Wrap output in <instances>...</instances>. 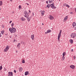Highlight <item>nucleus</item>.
Instances as JSON below:
<instances>
[{"instance_id": "obj_1", "label": "nucleus", "mask_w": 76, "mask_h": 76, "mask_svg": "<svg viewBox=\"0 0 76 76\" xmlns=\"http://www.w3.org/2000/svg\"><path fill=\"white\" fill-rule=\"evenodd\" d=\"M9 31L11 33H14L15 32H16V28L13 27H12L10 28L9 29Z\"/></svg>"}, {"instance_id": "obj_2", "label": "nucleus", "mask_w": 76, "mask_h": 76, "mask_svg": "<svg viewBox=\"0 0 76 76\" xmlns=\"http://www.w3.org/2000/svg\"><path fill=\"white\" fill-rule=\"evenodd\" d=\"M61 32H62V30H60V32L58 34V41H59V42L60 41V38L61 35Z\"/></svg>"}, {"instance_id": "obj_3", "label": "nucleus", "mask_w": 76, "mask_h": 76, "mask_svg": "<svg viewBox=\"0 0 76 76\" xmlns=\"http://www.w3.org/2000/svg\"><path fill=\"white\" fill-rule=\"evenodd\" d=\"M24 16L25 18H26L28 16H29V14L28 13V12H26V11L24 12Z\"/></svg>"}, {"instance_id": "obj_4", "label": "nucleus", "mask_w": 76, "mask_h": 76, "mask_svg": "<svg viewBox=\"0 0 76 76\" xmlns=\"http://www.w3.org/2000/svg\"><path fill=\"white\" fill-rule=\"evenodd\" d=\"M70 36L71 38H75L76 37V34L75 33H72L71 34Z\"/></svg>"}, {"instance_id": "obj_5", "label": "nucleus", "mask_w": 76, "mask_h": 76, "mask_svg": "<svg viewBox=\"0 0 76 76\" xmlns=\"http://www.w3.org/2000/svg\"><path fill=\"white\" fill-rule=\"evenodd\" d=\"M54 2H53L52 4H51V7L52 9H56L57 8V7H55V6H54Z\"/></svg>"}, {"instance_id": "obj_6", "label": "nucleus", "mask_w": 76, "mask_h": 76, "mask_svg": "<svg viewBox=\"0 0 76 76\" xmlns=\"http://www.w3.org/2000/svg\"><path fill=\"white\" fill-rule=\"evenodd\" d=\"M8 76H13L12 72H9Z\"/></svg>"}, {"instance_id": "obj_7", "label": "nucleus", "mask_w": 76, "mask_h": 76, "mask_svg": "<svg viewBox=\"0 0 76 76\" xmlns=\"http://www.w3.org/2000/svg\"><path fill=\"white\" fill-rule=\"evenodd\" d=\"M70 67L72 69H74L75 68V66L73 65H71Z\"/></svg>"}, {"instance_id": "obj_8", "label": "nucleus", "mask_w": 76, "mask_h": 76, "mask_svg": "<svg viewBox=\"0 0 76 76\" xmlns=\"http://www.w3.org/2000/svg\"><path fill=\"white\" fill-rule=\"evenodd\" d=\"M68 18V17H67V16H65L64 18V22H65V21H66V20H67Z\"/></svg>"}, {"instance_id": "obj_9", "label": "nucleus", "mask_w": 76, "mask_h": 76, "mask_svg": "<svg viewBox=\"0 0 76 76\" xmlns=\"http://www.w3.org/2000/svg\"><path fill=\"white\" fill-rule=\"evenodd\" d=\"M49 18L50 19V20H53V19H54V17L51 15H50V17Z\"/></svg>"}, {"instance_id": "obj_10", "label": "nucleus", "mask_w": 76, "mask_h": 76, "mask_svg": "<svg viewBox=\"0 0 76 76\" xmlns=\"http://www.w3.org/2000/svg\"><path fill=\"white\" fill-rule=\"evenodd\" d=\"M31 38L32 40H34V34L32 35L31 36Z\"/></svg>"}, {"instance_id": "obj_11", "label": "nucleus", "mask_w": 76, "mask_h": 76, "mask_svg": "<svg viewBox=\"0 0 76 76\" xmlns=\"http://www.w3.org/2000/svg\"><path fill=\"white\" fill-rule=\"evenodd\" d=\"M27 18V19L28 20V22H29L30 21V20H31V18H29V16L27 17H26Z\"/></svg>"}, {"instance_id": "obj_12", "label": "nucleus", "mask_w": 76, "mask_h": 76, "mask_svg": "<svg viewBox=\"0 0 76 76\" xmlns=\"http://www.w3.org/2000/svg\"><path fill=\"white\" fill-rule=\"evenodd\" d=\"M19 72H21L22 71V69H23V68H22V67H20L19 68Z\"/></svg>"}, {"instance_id": "obj_13", "label": "nucleus", "mask_w": 76, "mask_h": 76, "mask_svg": "<svg viewBox=\"0 0 76 76\" xmlns=\"http://www.w3.org/2000/svg\"><path fill=\"white\" fill-rule=\"evenodd\" d=\"M51 4H48L47 6V7L48 8V9H50V7H51Z\"/></svg>"}, {"instance_id": "obj_14", "label": "nucleus", "mask_w": 76, "mask_h": 76, "mask_svg": "<svg viewBox=\"0 0 76 76\" xmlns=\"http://www.w3.org/2000/svg\"><path fill=\"white\" fill-rule=\"evenodd\" d=\"M21 20L22 21H25V18L22 17L21 18Z\"/></svg>"}, {"instance_id": "obj_15", "label": "nucleus", "mask_w": 76, "mask_h": 76, "mask_svg": "<svg viewBox=\"0 0 76 76\" xmlns=\"http://www.w3.org/2000/svg\"><path fill=\"white\" fill-rule=\"evenodd\" d=\"M45 12L44 11H41V14L42 15H44V13Z\"/></svg>"}, {"instance_id": "obj_16", "label": "nucleus", "mask_w": 76, "mask_h": 76, "mask_svg": "<svg viewBox=\"0 0 76 76\" xmlns=\"http://www.w3.org/2000/svg\"><path fill=\"white\" fill-rule=\"evenodd\" d=\"M28 73H29V72L28 71H27L25 72V76H27L28 74Z\"/></svg>"}, {"instance_id": "obj_17", "label": "nucleus", "mask_w": 76, "mask_h": 76, "mask_svg": "<svg viewBox=\"0 0 76 76\" xmlns=\"http://www.w3.org/2000/svg\"><path fill=\"white\" fill-rule=\"evenodd\" d=\"M49 2L50 4V3H52L53 2V0H49Z\"/></svg>"}, {"instance_id": "obj_18", "label": "nucleus", "mask_w": 76, "mask_h": 76, "mask_svg": "<svg viewBox=\"0 0 76 76\" xmlns=\"http://www.w3.org/2000/svg\"><path fill=\"white\" fill-rule=\"evenodd\" d=\"M8 50V49H6V48H5L4 49V52H7V51Z\"/></svg>"}, {"instance_id": "obj_19", "label": "nucleus", "mask_w": 76, "mask_h": 76, "mask_svg": "<svg viewBox=\"0 0 76 76\" xmlns=\"http://www.w3.org/2000/svg\"><path fill=\"white\" fill-rule=\"evenodd\" d=\"M76 23L75 22H74H74L72 24V25L73 27L75 26H76Z\"/></svg>"}, {"instance_id": "obj_20", "label": "nucleus", "mask_w": 76, "mask_h": 76, "mask_svg": "<svg viewBox=\"0 0 76 76\" xmlns=\"http://www.w3.org/2000/svg\"><path fill=\"white\" fill-rule=\"evenodd\" d=\"M48 31V33H50V32H51V30L49 29L47 31Z\"/></svg>"}, {"instance_id": "obj_21", "label": "nucleus", "mask_w": 76, "mask_h": 76, "mask_svg": "<svg viewBox=\"0 0 76 76\" xmlns=\"http://www.w3.org/2000/svg\"><path fill=\"white\" fill-rule=\"evenodd\" d=\"M4 30H3L1 31V33L2 35L4 34Z\"/></svg>"}, {"instance_id": "obj_22", "label": "nucleus", "mask_w": 76, "mask_h": 76, "mask_svg": "<svg viewBox=\"0 0 76 76\" xmlns=\"http://www.w3.org/2000/svg\"><path fill=\"white\" fill-rule=\"evenodd\" d=\"M66 52H63L62 54L63 56H66Z\"/></svg>"}, {"instance_id": "obj_23", "label": "nucleus", "mask_w": 76, "mask_h": 76, "mask_svg": "<svg viewBox=\"0 0 76 76\" xmlns=\"http://www.w3.org/2000/svg\"><path fill=\"white\" fill-rule=\"evenodd\" d=\"M70 43H73V41L72 39H70Z\"/></svg>"}, {"instance_id": "obj_24", "label": "nucleus", "mask_w": 76, "mask_h": 76, "mask_svg": "<svg viewBox=\"0 0 76 76\" xmlns=\"http://www.w3.org/2000/svg\"><path fill=\"white\" fill-rule=\"evenodd\" d=\"M5 48L8 50L9 49V46H7Z\"/></svg>"}, {"instance_id": "obj_25", "label": "nucleus", "mask_w": 76, "mask_h": 76, "mask_svg": "<svg viewBox=\"0 0 76 76\" xmlns=\"http://www.w3.org/2000/svg\"><path fill=\"white\" fill-rule=\"evenodd\" d=\"M2 4H3V3L2 2V1H0V6H2Z\"/></svg>"}, {"instance_id": "obj_26", "label": "nucleus", "mask_w": 76, "mask_h": 76, "mask_svg": "<svg viewBox=\"0 0 76 76\" xmlns=\"http://www.w3.org/2000/svg\"><path fill=\"white\" fill-rule=\"evenodd\" d=\"M64 58H65V57H64V56H63L62 57V60H64Z\"/></svg>"}, {"instance_id": "obj_27", "label": "nucleus", "mask_w": 76, "mask_h": 76, "mask_svg": "<svg viewBox=\"0 0 76 76\" xmlns=\"http://www.w3.org/2000/svg\"><path fill=\"white\" fill-rule=\"evenodd\" d=\"M22 63H25V60H22Z\"/></svg>"}, {"instance_id": "obj_28", "label": "nucleus", "mask_w": 76, "mask_h": 76, "mask_svg": "<svg viewBox=\"0 0 76 76\" xmlns=\"http://www.w3.org/2000/svg\"><path fill=\"white\" fill-rule=\"evenodd\" d=\"M14 26V23H13L11 24V26L12 28H13V26Z\"/></svg>"}, {"instance_id": "obj_29", "label": "nucleus", "mask_w": 76, "mask_h": 76, "mask_svg": "<svg viewBox=\"0 0 76 76\" xmlns=\"http://www.w3.org/2000/svg\"><path fill=\"white\" fill-rule=\"evenodd\" d=\"M20 43H18V44L17 46V47H20Z\"/></svg>"}, {"instance_id": "obj_30", "label": "nucleus", "mask_w": 76, "mask_h": 76, "mask_svg": "<svg viewBox=\"0 0 76 76\" xmlns=\"http://www.w3.org/2000/svg\"><path fill=\"white\" fill-rule=\"evenodd\" d=\"M66 7H68V8L70 7V6L69 5H68V4L66 5Z\"/></svg>"}, {"instance_id": "obj_31", "label": "nucleus", "mask_w": 76, "mask_h": 76, "mask_svg": "<svg viewBox=\"0 0 76 76\" xmlns=\"http://www.w3.org/2000/svg\"><path fill=\"white\" fill-rule=\"evenodd\" d=\"M2 66H0V70H1V69H2Z\"/></svg>"}, {"instance_id": "obj_32", "label": "nucleus", "mask_w": 76, "mask_h": 76, "mask_svg": "<svg viewBox=\"0 0 76 76\" xmlns=\"http://www.w3.org/2000/svg\"><path fill=\"white\" fill-rule=\"evenodd\" d=\"M20 8H21V6L20 5H19L18 7V9H20Z\"/></svg>"}, {"instance_id": "obj_33", "label": "nucleus", "mask_w": 76, "mask_h": 76, "mask_svg": "<svg viewBox=\"0 0 76 76\" xmlns=\"http://www.w3.org/2000/svg\"><path fill=\"white\" fill-rule=\"evenodd\" d=\"M46 3L47 4H48V1H46Z\"/></svg>"}, {"instance_id": "obj_34", "label": "nucleus", "mask_w": 76, "mask_h": 76, "mask_svg": "<svg viewBox=\"0 0 76 76\" xmlns=\"http://www.w3.org/2000/svg\"><path fill=\"white\" fill-rule=\"evenodd\" d=\"M2 26L3 28H4V25H2Z\"/></svg>"}, {"instance_id": "obj_35", "label": "nucleus", "mask_w": 76, "mask_h": 76, "mask_svg": "<svg viewBox=\"0 0 76 76\" xmlns=\"http://www.w3.org/2000/svg\"><path fill=\"white\" fill-rule=\"evenodd\" d=\"M73 58H74V59H75V58H76V57L75 56H73Z\"/></svg>"}, {"instance_id": "obj_36", "label": "nucleus", "mask_w": 76, "mask_h": 76, "mask_svg": "<svg viewBox=\"0 0 76 76\" xmlns=\"http://www.w3.org/2000/svg\"><path fill=\"white\" fill-rule=\"evenodd\" d=\"M12 22V21L11 20L10 21L9 23H11Z\"/></svg>"}, {"instance_id": "obj_37", "label": "nucleus", "mask_w": 76, "mask_h": 76, "mask_svg": "<svg viewBox=\"0 0 76 76\" xmlns=\"http://www.w3.org/2000/svg\"><path fill=\"white\" fill-rule=\"evenodd\" d=\"M14 73H16V71L15 70H14Z\"/></svg>"}, {"instance_id": "obj_38", "label": "nucleus", "mask_w": 76, "mask_h": 76, "mask_svg": "<svg viewBox=\"0 0 76 76\" xmlns=\"http://www.w3.org/2000/svg\"><path fill=\"white\" fill-rule=\"evenodd\" d=\"M48 33V31H47V32H45V34H47Z\"/></svg>"}, {"instance_id": "obj_39", "label": "nucleus", "mask_w": 76, "mask_h": 76, "mask_svg": "<svg viewBox=\"0 0 76 76\" xmlns=\"http://www.w3.org/2000/svg\"><path fill=\"white\" fill-rule=\"evenodd\" d=\"M70 14L71 15H72V14H73V12H70Z\"/></svg>"}, {"instance_id": "obj_40", "label": "nucleus", "mask_w": 76, "mask_h": 76, "mask_svg": "<svg viewBox=\"0 0 76 76\" xmlns=\"http://www.w3.org/2000/svg\"><path fill=\"white\" fill-rule=\"evenodd\" d=\"M6 68H4V71H6Z\"/></svg>"}, {"instance_id": "obj_41", "label": "nucleus", "mask_w": 76, "mask_h": 76, "mask_svg": "<svg viewBox=\"0 0 76 76\" xmlns=\"http://www.w3.org/2000/svg\"><path fill=\"white\" fill-rule=\"evenodd\" d=\"M28 11H29V13H31V11H30V10H29Z\"/></svg>"}, {"instance_id": "obj_42", "label": "nucleus", "mask_w": 76, "mask_h": 76, "mask_svg": "<svg viewBox=\"0 0 76 76\" xmlns=\"http://www.w3.org/2000/svg\"><path fill=\"white\" fill-rule=\"evenodd\" d=\"M71 51H72V52H73V49H72L71 50Z\"/></svg>"}, {"instance_id": "obj_43", "label": "nucleus", "mask_w": 76, "mask_h": 76, "mask_svg": "<svg viewBox=\"0 0 76 76\" xmlns=\"http://www.w3.org/2000/svg\"><path fill=\"white\" fill-rule=\"evenodd\" d=\"M32 15H33V16H34V13L33 12H32Z\"/></svg>"}, {"instance_id": "obj_44", "label": "nucleus", "mask_w": 76, "mask_h": 76, "mask_svg": "<svg viewBox=\"0 0 76 76\" xmlns=\"http://www.w3.org/2000/svg\"><path fill=\"white\" fill-rule=\"evenodd\" d=\"M1 37V34L0 33V37Z\"/></svg>"}, {"instance_id": "obj_45", "label": "nucleus", "mask_w": 76, "mask_h": 76, "mask_svg": "<svg viewBox=\"0 0 76 76\" xmlns=\"http://www.w3.org/2000/svg\"><path fill=\"white\" fill-rule=\"evenodd\" d=\"M74 28H75L74 29L75 30H76V27H75Z\"/></svg>"}, {"instance_id": "obj_46", "label": "nucleus", "mask_w": 76, "mask_h": 76, "mask_svg": "<svg viewBox=\"0 0 76 76\" xmlns=\"http://www.w3.org/2000/svg\"><path fill=\"white\" fill-rule=\"evenodd\" d=\"M26 4H27L28 6V5H29V4H28V3H26Z\"/></svg>"}, {"instance_id": "obj_47", "label": "nucleus", "mask_w": 76, "mask_h": 76, "mask_svg": "<svg viewBox=\"0 0 76 76\" xmlns=\"http://www.w3.org/2000/svg\"><path fill=\"white\" fill-rule=\"evenodd\" d=\"M10 38H12V36H10Z\"/></svg>"}, {"instance_id": "obj_48", "label": "nucleus", "mask_w": 76, "mask_h": 76, "mask_svg": "<svg viewBox=\"0 0 76 76\" xmlns=\"http://www.w3.org/2000/svg\"><path fill=\"white\" fill-rule=\"evenodd\" d=\"M66 4H64V6H66Z\"/></svg>"}, {"instance_id": "obj_49", "label": "nucleus", "mask_w": 76, "mask_h": 76, "mask_svg": "<svg viewBox=\"0 0 76 76\" xmlns=\"http://www.w3.org/2000/svg\"><path fill=\"white\" fill-rule=\"evenodd\" d=\"M14 42H15V41H16V40L14 39Z\"/></svg>"}, {"instance_id": "obj_50", "label": "nucleus", "mask_w": 76, "mask_h": 76, "mask_svg": "<svg viewBox=\"0 0 76 76\" xmlns=\"http://www.w3.org/2000/svg\"><path fill=\"white\" fill-rule=\"evenodd\" d=\"M42 25H44V23H42Z\"/></svg>"}, {"instance_id": "obj_51", "label": "nucleus", "mask_w": 76, "mask_h": 76, "mask_svg": "<svg viewBox=\"0 0 76 76\" xmlns=\"http://www.w3.org/2000/svg\"><path fill=\"white\" fill-rule=\"evenodd\" d=\"M16 53H18V51H16Z\"/></svg>"}, {"instance_id": "obj_52", "label": "nucleus", "mask_w": 76, "mask_h": 76, "mask_svg": "<svg viewBox=\"0 0 76 76\" xmlns=\"http://www.w3.org/2000/svg\"><path fill=\"white\" fill-rule=\"evenodd\" d=\"M1 10V8H0V10Z\"/></svg>"}, {"instance_id": "obj_53", "label": "nucleus", "mask_w": 76, "mask_h": 76, "mask_svg": "<svg viewBox=\"0 0 76 76\" xmlns=\"http://www.w3.org/2000/svg\"><path fill=\"white\" fill-rule=\"evenodd\" d=\"M23 44H25V42H23Z\"/></svg>"}, {"instance_id": "obj_54", "label": "nucleus", "mask_w": 76, "mask_h": 76, "mask_svg": "<svg viewBox=\"0 0 76 76\" xmlns=\"http://www.w3.org/2000/svg\"><path fill=\"white\" fill-rule=\"evenodd\" d=\"M12 0H10V1H12Z\"/></svg>"}, {"instance_id": "obj_55", "label": "nucleus", "mask_w": 76, "mask_h": 76, "mask_svg": "<svg viewBox=\"0 0 76 76\" xmlns=\"http://www.w3.org/2000/svg\"><path fill=\"white\" fill-rule=\"evenodd\" d=\"M5 35H6V34Z\"/></svg>"}, {"instance_id": "obj_56", "label": "nucleus", "mask_w": 76, "mask_h": 76, "mask_svg": "<svg viewBox=\"0 0 76 76\" xmlns=\"http://www.w3.org/2000/svg\"><path fill=\"white\" fill-rule=\"evenodd\" d=\"M5 35H6V34Z\"/></svg>"}]
</instances>
